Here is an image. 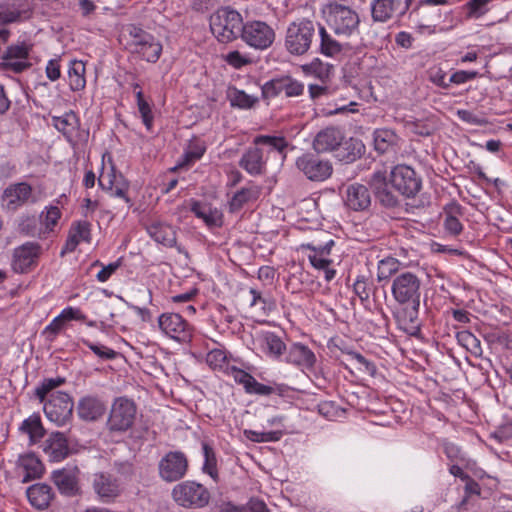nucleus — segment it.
I'll use <instances>...</instances> for the list:
<instances>
[{
	"label": "nucleus",
	"instance_id": "obj_1",
	"mask_svg": "<svg viewBox=\"0 0 512 512\" xmlns=\"http://www.w3.org/2000/svg\"><path fill=\"white\" fill-rule=\"evenodd\" d=\"M64 383L65 378L63 377L45 378L35 389V396L41 403H44L43 409L46 417L57 426H64L72 419L73 399L68 393L62 391L52 393L47 402L45 399L52 390Z\"/></svg>",
	"mask_w": 512,
	"mask_h": 512
},
{
	"label": "nucleus",
	"instance_id": "obj_2",
	"mask_svg": "<svg viewBox=\"0 0 512 512\" xmlns=\"http://www.w3.org/2000/svg\"><path fill=\"white\" fill-rule=\"evenodd\" d=\"M330 31L340 39H349L360 34V15L350 6L333 2L323 10Z\"/></svg>",
	"mask_w": 512,
	"mask_h": 512
},
{
	"label": "nucleus",
	"instance_id": "obj_3",
	"mask_svg": "<svg viewBox=\"0 0 512 512\" xmlns=\"http://www.w3.org/2000/svg\"><path fill=\"white\" fill-rule=\"evenodd\" d=\"M243 19L236 10L220 8L210 16V30L221 43H229L241 35Z\"/></svg>",
	"mask_w": 512,
	"mask_h": 512
},
{
	"label": "nucleus",
	"instance_id": "obj_4",
	"mask_svg": "<svg viewBox=\"0 0 512 512\" xmlns=\"http://www.w3.org/2000/svg\"><path fill=\"white\" fill-rule=\"evenodd\" d=\"M316 37V24L308 19L290 23L285 35V48L295 56L306 54Z\"/></svg>",
	"mask_w": 512,
	"mask_h": 512
},
{
	"label": "nucleus",
	"instance_id": "obj_5",
	"mask_svg": "<svg viewBox=\"0 0 512 512\" xmlns=\"http://www.w3.org/2000/svg\"><path fill=\"white\" fill-rule=\"evenodd\" d=\"M449 0H419L418 4L410 11L409 18L412 19L420 31L427 30L428 33L443 31L437 29L442 18L441 9L436 6L447 5Z\"/></svg>",
	"mask_w": 512,
	"mask_h": 512
},
{
	"label": "nucleus",
	"instance_id": "obj_6",
	"mask_svg": "<svg viewBox=\"0 0 512 512\" xmlns=\"http://www.w3.org/2000/svg\"><path fill=\"white\" fill-rule=\"evenodd\" d=\"M137 414L135 402L127 397H117L110 408L107 429L113 433L128 431L134 424Z\"/></svg>",
	"mask_w": 512,
	"mask_h": 512
},
{
	"label": "nucleus",
	"instance_id": "obj_7",
	"mask_svg": "<svg viewBox=\"0 0 512 512\" xmlns=\"http://www.w3.org/2000/svg\"><path fill=\"white\" fill-rule=\"evenodd\" d=\"M172 498L184 508L198 509L205 507L210 500V492L195 481H183L172 489Z\"/></svg>",
	"mask_w": 512,
	"mask_h": 512
},
{
	"label": "nucleus",
	"instance_id": "obj_8",
	"mask_svg": "<svg viewBox=\"0 0 512 512\" xmlns=\"http://www.w3.org/2000/svg\"><path fill=\"white\" fill-rule=\"evenodd\" d=\"M421 280L412 272H402L393 278L391 285L392 296L400 305L415 303L420 300Z\"/></svg>",
	"mask_w": 512,
	"mask_h": 512
},
{
	"label": "nucleus",
	"instance_id": "obj_9",
	"mask_svg": "<svg viewBox=\"0 0 512 512\" xmlns=\"http://www.w3.org/2000/svg\"><path fill=\"white\" fill-rule=\"evenodd\" d=\"M241 39L251 48L266 50L275 41V31L264 21L253 20L243 24Z\"/></svg>",
	"mask_w": 512,
	"mask_h": 512
},
{
	"label": "nucleus",
	"instance_id": "obj_10",
	"mask_svg": "<svg viewBox=\"0 0 512 512\" xmlns=\"http://www.w3.org/2000/svg\"><path fill=\"white\" fill-rule=\"evenodd\" d=\"M188 468V458L182 451H169L158 462L159 477L167 483L183 479Z\"/></svg>",
	"mask_w": 512,
	"mask_h": 512
},
{
	"label": "nucleus",
	"instance_id": "obj_11",
	"mask_svg": "<svg viewBox=\"0 0 512 512\" xmlns=\"http://www.w3.org/2000/svg\"><path fill=\"white\" fill-rule=\"evenodd\" d=\"M392 187L406 198L415 197L422 187L421 178L408 165H397L390 172Z\"/></svg>",
	"mask_w": 512,
	"mask_h": 512
},
{
	"label": "nucleus",
	"instance_id": "obj_12",
	"mask_svg": "<svg viewBox=\"0 0 512 512\" xmlns=\"http://www.w3.org/2000/svg\"><path fill=\"white\" fill-rule=\"evenodd\" d=\"M42 251V246L34 241H28L16 247L12 254L13 271L20 274L32 271L38 265Z\"/></svg>",
	"mask_w": 512,
	"mask_h": 512
},
{
	"label": "nucleus",
	"instance_id": "obj_13",
	"mask_svg": "<svg viewBox=\"0 0 512 512\" xmlns=\"http://www.w3.org/2000/svg\"><path fill=\"white\" fill-rule=\"evenodd\" d=\"M33 45L29 42L22 41L7 46L2 54V67L14 73H21L32 66L29 61L30 52Z\"/></svg>",
	"mask_w": 512,
	"mask_h": 512
},
{
	"label": "nucleus",
	"instance_id": "obj_14",
	"mask_svg": "<svg viewBox=\"0 0 512 512\" xmlns=\"http://www.w3.org/2000/svg\"><path fill=\"white\" fill-rule=\"evenodd\" d=\"M297 169L310 181L322 182L328 179L333 168L328 160L312 153H305L296 160Z\"/></svg>",
	"mask_w": 512,
	"mask_h": 512
},
{
	"label": "nucleus",
	"instance_id": "obj_15",
	"mask_svg": "<svg viewBox=\"0 0 512 512\" xmlns=\"http://www.w3.org/2000/svg\"><path fill=\"white\" fill-rule=\"evenodd\" d=\"M158 326L170 338L186 343L191 341L193 327L178 313H163L158 318Z\"/></svg>",
	"mask_w": 512,
	"mask_h": 512
},
{
	"label": "nucleus",
	"instance_id": "obj_16",
	"mask_svg": "<svg viewBox=\"0 0 512 512\" xmlns=\"http://www.w3.org/2000/svg\"><path fill=\"white\" fill-rule=\"evenodd\" d=\"M412 0H373L371 17L374 22L387 23L394 17L401 19L409 10Z\"/></svg>",
	"mask_w": 512,
	"mask_h": 512
},
{
	"label": "nucleus",
	"instance_id": "obj_17",
	"mask_svg": "<svg viewBox=\"0 0 512 512\" xmlns=\"http://www.w3.org/2000/svg\"><path fill=\"white\" fill-rule=\"evenodd\" d=\"M1 201L3 207L8 211H16L28 203H35L36 197L30 184L18 182L9 184L4 189Z\"/></svg>",
	"mask_w": 512,
	"mask_h": 512
},
{
	"label": "nucleus",
	"instance_id": "obj_18",
	"mask_svg": "<svg viewBox=\"0 0 512 512\" xmlns=\"http://www.w3.org/2000/svg\"><path fill=\"white\" fill-rule=\"evenodd\" d=\"M92 488L102 503H113L123 492L118 478L108 472H97L93 475Z\"/></svg>",
	"mask_w": 512,
	"mask_h": 512
},
{
	"label": "nucleus",
	"instance_id": "obj_19",
	"mask_svg": "<svg viewBox=\"0 0 512 512\" xmlns=\"http://www.w3.org/2000/svg\"><path fill=\"white\" fill-rule=\"evenodd\" d=\"M79 475V468L74 466L53 471L51 478L62 495L75 497L82 493Z\"/></svg>",
	"mask_w": 512,
	"mask_h": 512
},
{
	"label": "nucleus",
	"instance_id": "obj_20",
	"mask_svg": "<svg viewBox=\"0 0 512 512\" xmlns=\"http://www.w3.org/2000/svg\"><path fill=\"white\" fill-rule=\"evenodd\" d=\"M376 200L385 208L391 209L399 206L398 197L390 190L387 176L384 171L373 172L369 180Z\"/></svg>",
	"mask_w": 512,
	"mask_h": 512
},
{
	"label": "nucleus",
	"instance_id": "obj_21",
	"mask_svg": "<svg viewBox=\"0 0 512 512\" xmlns=\"http://www.w3.org/2000/svg\"><path fill=\"white\" fill-rule=\"evenodd\" d=\"M318 36L320 39L319 52L324 56L338 58L351 50L348 42L335 38L334 33L332 34L320 24H318Z\"/></svg>",
	"mask_w": 512,
	"mask_h": 512
},
{
	"label": "nucleus",
	"instance_id": "obj_22",
	"mask_svg": "<svg viewBox=\"0 0 512 512\" xmlns=\"http://www.w3.org/2000/svg\"><path fill=\"white\" fill-rule=\"evenodd\" d=\"M99 186L110 193L113 197H118L129 206L131 205L130 198L127 196L129 190V182L123 177L122 174H117L114 169L110 173H102L98 179Z\"/></svg>",
	"mask_w": 512,
	"mask_h": 512
},
{
	"label": "nucleus",
	"instance_id": "obj_23",
	"mask_svg": "<svg viewBox=\"0 0 512 512\" xmlns=\"http://www.w3.org/2000/svg\"><path fill=\"white\" fill-rule=\"evenodd\" d=\"M345 205L357 212L367 211L371 206V193L363 184L353 183L346 188Z\"/></svg>",
	"mask_w": 512,
	"mask_h": 512
},
{
	"label": "nucleus",
	"instance_id": "obj_24",
	"mask_svg": "<svg viewBox=\"0 0 512 512\" xmlns=\"http://www.w3.org/2000/svg\"><path fill=\"white\" fill-rule=\"evenodd\" d=\"M42 447L51 462H60L70 454L68 440L62 432H52L43 442Z\"/></svg>",
	"mask_w": 512,
	"mask_h": 512
},
{
	"label": "nucleus",
	"instance_id": "obj_25",
	"mask_svg": "<svg viewBox=\"0 0 512 512\" xmlns=\"http://www.w3.org/2000/svg\"><path fill=\"white\" fill-rule=\"evenodd\" d=\"M267 157L263 149L255 145L249 147L239 160V166L251 176H260L266 172Z\"/></svg>",
	"mask_w": 512,
	"mask_h": 512
},
{
	"label": "nucleus",
	"instance_id": "obj_26",
	"mask_svg": "<svg viewBox=\"0 0 512 512\" xmlns=\"http://www.w3.org/2000/svg\"><path fill=\"white\" fill-rule=\"evenodd\" d=\"M344 134L337 127H326L319 131L314 138L313 147L318 153L338 150L343 144Z\"/></svg>",
	"mask_w": 512,
	"mask_h": 512
},
{
	"label": "nucleus",
	"instance_id": "obj_27",
	"mask_svg": "<svg viewBox=\"0 0 512 512\" xmlns=\"http://www.w3.org/2000/svg\"><path fill=\"white\" fill-rule=\"evenodd\" d=\"M334 240L329 239L324 244L318 243L313 240L312 242L301 244V249H308L311 253L308 255V259L311 265L316 269H326L331 264V260L327 257L331 253V248L334 246Z\"/></svg>",
	"mask_w": 512,
	"mask_h": 512
},
{
	"label": "nucleus",
	"instance_id": "obj_28",
	"mask_svg": "<svg viewBox=\"0 0 512 512\" xmlns=\"http://www.w3.org/2000/svg\"><path fill=\"white\" fill-rule=\"evenodd\" d=\"M52 125L63 134L70 143L79 138L80 119L74 111H69L61 116H52Z\"/></svg>",
	"mask_w": 512,
	"mask_h": 512
},
{
	"label": "nucleus",
	"instance_id": "obj_29",
	"mask_svg": "<svg viewBox=\"0 0 512 512\" xmlns=\"http://www.w3.org/2000/svg\"><path fill=\"white\" fill-rule=\"evenodd\" d=\"M91 240V224L88 221H76L69 230L67 240L61 250V256L66 253L75 251L77 246L82 242H90Z\"/></svg>",
	"mask_w": 512,
	"mask_h": 512
},
{
	"label": "nucleus",
	"instance_id": "obj_30",
	"mask_svg": "<svg viewBox=\"0 0 512 512\" xmlns=\"http://www.w3.org/2000/svg\"><path fill=\"white\" fill-rule=\"evenodd\" d=\"M105 411V403L93 395L84 396L77 405L78 416L84 421H96L105 414Z\"/></svg>",
	"mask_w": 512,
	"mask_h": 512
},
{
	"label": "nucleus",
	"instance_id": "obj_31",
	"mask_svg": "<svg viewBox=\"0 0 512 512\" xmlns=\"http://www.w3.org/2000/svg\"><path fill=\"white\" fill-rule=\"evenodd\" d=\"M30 504L38 510H46L55 498L53 488L46 483H36L26 491Z\"/></svg>",
	"mask_w": 512,
	"mask_h": 512
},
{
	"label": "nucleus",
	"instance_id": "obj_32",
	"mask_svg": "<svg viewBox=\"0 0 512 512\" xmlns=\"http://www.w3.org/2000/svg\"><path fill=\"white\" fill-rule=\"evenodd\" d=\"M147 232L157 243L165 247H176L180 253L183 252L182 248L177 246L176 230L173 226L162 222H155L147 227Z\"/></svg>",
	"mask_w": 512,
	"mask_h": 512
},
{
	"label": "nucleus",
	"instance_id": "obj_33",
	"mask_svg": "<svg viewBox=\"0 0 512 512\" xmlns=\"http://www.w3.org/2000/svg\"><path fill=\"white\" fill-rule=\"evenodd\" d=\"M286 361L296 366L311 369L316 363V356L308 346L294 343L287 352Z\"/></svg>",
	"mask_w": 512,
	"mask_h": 512
},
{
	"label": "nucleus",
	"instance_id": "obj_34",
	"mask_svg": "<svg viewBox=\"0 0 512 512\" xmlns=\"http://www.w3.org/2000/svg\"><path fill=\"white\" fill-rule=\"evenodd\" d=\"M444 228L452 236L459 235L463 230V225L459 217L463 216L464 208L457 202H451L444 207Z\"/></svg>",
	"mask_w": 512,
	"mask_h": 512
},
{
	"label": "nucleus",
	"instance_id": "obj_35",
	"mask_svg": "<svg viewBox=\"0 0 512 512\" xmlns=\"http://www.w3.org/2000/svg\"><path fill=\"white\" fill-rule=\"evenodd\" d=\"M374 147L379 153L395 151L399 145L400 137L391 129H376L373 133Z\"/></svg>",
	"mask_w": 512,
	"mask_h": 512
},
{
	"label": "nucleus",
	"instance_id": "obj_36",
	"mask_svg": "<svg viewBox=\"0 0 512 512\" xmlns=\"http://www.w3.org/2000/svg\"><path fill=\"white\" fill-rule=\"evenodd\" d=\"M19 465L25 472L22 479L23 483L40 478L44 473L42 462L34 454L20 456Z\"/></svg>",
	"mask_w": 512,
	"mask_h": 512
},
{
	"label": "nucleus",
	"instance_id": "obj_37",
	"mask_svg": "<svg viewBox=\"0 0 512 512\" xmlns=\"http://www.w3.org/2000/svg\"><path fill=\"white\" fill-rule=\"evenodd\" d=\"M152 36L153 35L142 28L132 24L128 25L122 34V37L126 41L125 47L131 53L137 51V48H139L143 42L152 40Z\"/></svg>",
	"mask_w": 512,
	"mask_h": 512
},
{
	"label": "nucleus",
	"instance_id": "obj_38",
	"mask_svg": "<svg viewBox=\"0 0 512 512\" xmlns=\"http://www.w3.org/2000/svg\"><path fill=\"white\" fill-rule=\"evenodd\" d=\"M190 210L209 227L222 225V215L217 210H212L210 207L203 205L200 201L191 200Z\"/></svg>",
	"mask_w": 512,
	"mask_h": 512
},
{
	"label": "nucleus",
	"instance_id": "obj_39",
	"mask_svg": "<svg viewBox=\"0 0 512 512\" xmlns=\"http://www.w3.org/2000/svg\"><path fill=\"white\" fill-rule=\"evenodd\" d=\"M85 63L81 60H71L68 68L69 87L72 91H81L86 86Z\"/></svg>",
	"mask_w": 512,
	"mask_h": 512
},
{
	"label": "nucleus",
	"instance_id": "obj_40",
	"mask_svg": "<svg viewBox=\"0 0 512 512\" xmlns=\"http://www.w3.org/2000/svg\"><path fill=\"white\" fill-rule=\"evenodd\" d=\"M219 512H270V510L262 499L252 497L245 505L224 502L219 506Z\"/></svg>",
	"mask_w": 512,
	"mask_h": 512
},
{
	"label": "nucleus",
	"instance_id": "obj_41",
	"mask_svg": "<svg viewBox=\"0 0 512 512\" xmlns=\"http://www.w3.org/2000/svg\"><path fill=\"white\" fill-rule=\"evenodd\" d=\"M206 146L203 141L193 140L190 141L182 161H180L175 167L171 168L172 172L177 171L179 168L188 167L197 160H199L205 153Z\"/></svg>",
	"mask_w": 512,
	"mask_h": 512
},
{
	"label": "nucleus",
	"instance_id": "obj_42",
	"mask_svg": "<svg viewBox=\"0 0 512 512\" xmlns=\"http://www.w3.org/2000/svg\"><path fill=\"white\" fill-rule=\"evenodd\" d=\"M20 430L23 433L28 434L30 444L39 442L45 435V429L42 425L41 418L37 414H33L25 419L20 426Z\"/></svg>",
	"mask_w": 512,
	"mask_h": 512
},
{
	"label": "nucleus",
	"instance_id": "obj_43",
	"mask_svg": "<svg viewBox=\"0 0 512 512\" xmlns=\"http://www.w3.org/2000/svg\"><path fill=\"white\" fill-rule=\"evenodd\" d=\"M227 97L232 107L239 109H251L259 102L257 96L249 95L245 91L235 87L229 88Z\"/></svg>",
	"mask_w": 512,
	"mask_h": 512
},
{
	"label": "nucleus",
	"instance_id": "obj_44",
	"mask_svg": "<svg viewBox=\"0 0 512 512\" xmlns=\"http://www.w3.org/2000/svg\"><path fill=\"white\" fill-rule=\"evenodd\" d=\"M262 348L270 357L279 358L286 350V345L278 335L267 332L263 336Z\"/></svg>",
	"mask_w": 512,
	"mask_h": 512
},
{
	"label": "nucleus",
	"instance_id": "obj_45",
	"mask_svg": "<svg viewBox=\"0 0 512 512\" xmlns=\"http://www.w3.org/2000/svg\"><path fill=\"white\" fill-rule=\"evenodd\" d=\"M260 190L254 188H242L236 192L229 202V209L231 212H237L249 201L256 200L259 197Z\"/></svg>",
	"mask_w": 512,
	"mask_h": 512
},
{
	"label": "nucleus",
	"instance_id": "obj_46",
	"mask_svg": "<svg viewBox=\"0 0 512 512\" xmlns=\"http://www.w3.org/2000/svg\"><path fill=\"white\" fill-rule=\"evenodd\" d=\"M133 53L140 55L147 62L155 63L161 56L162 45L154 36H152V40L143 42L142 45L137 48V51H134Z\"/></svg>",
	"mask_w": 512,
	"mask_h": 512
},
{
	"label": "nucleus",
	"instance_id": "obj_47",
	"mask_svg": "<svg viewBox=\"0 0 512 512\" xmlns=\"http://www.w3.org/2000/svg\"><path fill=\"white\" fill-rule=\"evenodd\" d=\"M376 289L373 280L365 275H359L353 284L354 293L358 296L362 304L369 301L371 293Z\"/></svg>",
	"mask_w": 512,
	"mask_h": 512
},
{
	"label": "nucleus",
	"instance_id": "obj_48",
	"mask_svg": "<svg viewBox=\"0 0 512 512\" xmlns=\"http://www.w3.org/2000/svg\"><path fill=\"white\" fill-rule=\"evenodd\" d=\"M204 456L203 472L207 473L214 480L218 477L217 458L213 447L208 442H202Z\"/></svg>",
	"mask_w": 512,
	"mask_h": 512
},
{
	"label": "nucleus",
	"instance_id": "obj_49",
	"mask_svg": "<svg viewBox=\"0 0 512 512\" xmlns=\"http://www.w3.org/2000/svg\"><path fill=\"white\" fill-rule=\"evenodd\" d=\"M255 145H266L270 151H277L279 154L282 155V159H285V149L288 146V142L284 137H277V136H257L254 140Z\"/></svg>",
	"mask_w": 512,
	"mask_h": 512
},
{
	"label": "nucleus",
	"instance_id": "obj_50",
	"mask_svg": "<svg viewBox=\"0 0 512 512\" xmlns=\"http://www.w3.org/2000/svg\"><path fill=\"white\" fill-rule=\"evenodd\" d=\"M400 262L393 257H387L382 259L378 263L377 268V279L379 282L383 280H387L393 275H398L397 272L399 270Z\"/></svg>",
	"mask_w": 512,
	"mask_h": 512
},
{
	"label": "nucleus",
	"instance_id": "obj_51",
	"mask_svg": "<svg viewBox=\"0 0 512 512\" xmlns=\"http://www.w3.org/2000/svg\"><path fill=\"white\" fill-rule=\"evenodd\" d=\"M405 305L407 308L400 313V321L406 325V329H418L420 300L417 301V305L415 303H406Z\"/></svg>",
	"mask_w": 512,
	"mask_h": 512
},
{
	"label": "nucleus",
	"instance_id": "obj_52",
	"mask_svg": "<svg viewBox=\"0 0 512 512\" xmlns=\"http://www.w3.org/2000/svg\"><path fill=\"white\" fill-rule=\"evenodd\" d=\"M492 0H469L465 5L467 18L478 19L489 11V3Z\"/></svg>",
	"mask_w": 512,
	"mask_h": 512
},
{
	"label": "nucleus",
	"instance_id": "obj_53",
	"mask_svg": "<svg viewBox=\"0 0 512 512\" xmlns=\"http://www.w3.org/2000/svg\"><path fill=\"white\" fill-rule=\"evenodd\" d=\"M245 436L253 442H276L283 436L282 430L258 432L254 430H245Z\"/></svg>",
	"mask_w": 512,
	"mask_h": 512
},
{
	"label": "nucleus",
	"instance_id": "obj_54",
	"mask_svg": "<svg viewBox=\"0 0 512 512\" xmlns=\"http://www.w3.org/2000/svg\"><path fill=\"white\" fill-rule=\"evenodd\" d=\"M283 92V77L267 81L261 87V94L264 100H270Z\"/></svg>",
	"mask_w": 512,
	"mask_h": 512
},
{
	"label": "nucleus",
	"instance_id": "obj_55",
	"mask_svg": "<svg viewBox=\"0 0 512 512\" xmlns=\"http://www.w3.org/2000/svg\"><path fill=\"white\" fill-rule=\"evenodd\" d=\"M225 372L227 375L232 376L234 381L240 385H242L245 389V392L249 389L251 385L252 379L254 378L250 373L237 368L236 366H226Z\"/></svg>",
	"mask_w": 512,
	"mask_h": 512
},
{
	"label": "nucleus",
	"instance_id": "obj_56",
	"mask_svg": "<svg viewBox=\"0 0 512 512\" xmlns=\"http://www.w3.org/2000/svg\"><path fill=\"white\" fill-rule=\"evenodd\" d=\"M306 68L307 71L314 74L317 78L325 81L330 76L332 65L323 63L320 59H314Z\"/></svg>",
	"mask_w": 512,
	"mask_h": 512
},
{
	"label": "nucleus",
	"instance_id": "obj_57",
	"mask_svg": "<svg viewBox=\"0 0 512 512\" xmlns=\"http://www.w3.org/2000/svg\"><path fill=\"white\" fill-rule=\"evenodd\" d=\"M224 61L235 69H240L252 63V60L238 50H233L223 55Z\"/></svg>",
	"mask_w": 512,
	"mask_h": 512
},
{
	"label": "nucleus",
	"instance_id": "obj_58",
	"mask_svg": "<svg viewBox=\"0 0 512 512\" xmlns=\"http://www.w3.org/2000/svg\"><path fill=\"white\" fill-rule=\"evenodd\" d=\"M61 217V211L56 206H51L44 213L42 212L40 215L41 223L46 227L47 230L53 231L54 227L57 225L58 220Z\"/></svg>",
	"mask_w": 512,
	"mask_h": 512
},
{
	"label": "nucleus",
	"instance_id": "obj_59",
	"mask_svg": "<svg viewBox=\"0 0 512 512\" xmlns=\"http://www.w3.org/2000/svg\"><path fill=\"white\" fill-rule=\"evenodd\" d=\"M18 231L27 236H36L39 233L38 220L35 216H24L18 224Z\"/></svg>",
	"mask_w": 512,
	"mask_h": 512
},
{
	"label": "nucleus",
	"instance_id": "obj_60",
	"mask_svg": "<svg viewBox=\"0 0 512 512\" xmlns=\"http://www.w3.org/2000/svg\"><path fill=\"white\" fill-rule=\"evenodd\" d=\"M283 92L287 97H297L303 94V83L289 77H283Z\"/></svg>",
	"mask_w": 512,
	"mask_h": 512
},
{
	"label": "nucleus",
	"instance_id": "obj_61",
	"mask_svg": "<svg viewBox=\"0 0 512 512\" xmlns=\"http://www.w3.org/2000/svg\"><path fill=\"white\" fill-rule=\"evenodd\" d=\"M345 354H347L351 360H355L357 362L358 369L363 370L364 372H367L371 375H373L376 371L375 365L367 360L362 354L353 351V350H347L344 351Z\"/></svg>",
	"mask_w": 512,
	"mask_h": 512
},
{
	"label": "nucleus",
	"instance_id": "obj_62",
	"mask_svg": "<svg viewBox=\"0 0 512 512\" xmlns=\"http://www.w3.org/2000/svg\"><path fill=\"white\" fill-rule=\"evenodd\" d=\"M344 145L346 150L352 148V151L348 152L346 155L338 154V157H341V160L350 163L361 156L363 145L360 141H354L353 139H350L349 141L344 142Z\"/></svg>",
	"mask_w": 512,
	"mask_h": 512
},
{
	"label": "nucleus",
	"instance_id": "obj_63",
	"mask_svg": "<svg viewBox=\"0 0 512 512\" xmlns=\"http://www.w3.org/2000/svg\"><path fill=\"white\" fill-rule=\"evenodd\" d=\"M457 115L462 121L471 125L482 126L488 123L482 114H475L469 110H458Z\"/></svg>",
	"mask_w": 512,
	"mask_h": 512
},
{
	"label": "nucleus",
	"instance_id": "obj_64",
	"mask_svg": "<svg viewBox=\"0 0 512 512\" xmlns=\"http://www.w3.org/2000/svg\"><path fill=\"white\" fill-rule=\"evenodd\" d=\"M65 322L59 314L55 317L49 325H47L43 331V334L47 335L49 341H53L59 332L64 328Z\"/></svg>",
	"mask_w": 512,
	"mask_h": 512
}]
</instances>
